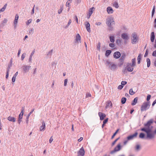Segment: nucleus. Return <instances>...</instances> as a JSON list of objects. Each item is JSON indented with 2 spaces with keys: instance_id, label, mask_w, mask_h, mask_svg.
Here are the masks:
<instances>
[{
  "instance_id": "39448f33",
  "label": "nucleus",
  "mask_w": 156,
  "mask_h": 156,
  "mask_svg": "<svg viewBox=\"0 0 156 156\" xmlns=\"http://www.w3.org/2000/svg\"><path fill=\"white\" fill-rule=\"evenodd\" d=\"M149 102H145L141 106V112L146 111L147 109L149 108Z\"/></svg>"
},
{
  "instance_id": "bf43d9fd",
  "label": "nucleus",
  "mask_w": 156,
  "mask_h": 156,
  "mask_svg": "<svg viewBox=\"0 0 156 156\" xmlns=\"http://www.w3.org/2000/svg\"><path fill=\"white\" fill-rule=\"evenodd\" d=\"M123 86L122 85H119L118 86V89L119 90H121L123 88Z\"/></svg>"
},
{
  "instance_id": "864d4df0",
  "label": "nucleus",
  "mask_w": 156,
  "mask_h": 156,
  "mask_svg": "<svg viewBox=\"0 0 156 156\" xmlns=\"http://www.w3.org/2000/svg\"><path fill=\"white\" fill-rule=\"evenodd\" d=\"M141 55L140 54L137 57V60H141Z\"/></svg>"
},
{
  "instance_id": "72a5a7b5",
  "label": "nucleus",
  "mask_w": 156,
  "mask_h": 156,
  "mask_svg": "<svg viewBox=\"0 0 156 156\" xmlns=\"http://www.w3.org/2000/svg\"><path fill=\"white\" fill-rule=\"evenodd\" d=\"M139 137L141 138H144L145 136V134L143 133H141L139 135Z\"/></svg>"
},
{
  "instance_id": "c85d7f7f",
  "label": "nucleus",
  "mask_w": 156,
  "mask_h": 156,
  "mask_svg": "<svg viewBox=\"0 0 156 156\" xmlns=\"http://www.w3.org/2000/svg\"><path fill=\"white\" fill-rule=\"evenodd\" d=\"M146 61L147 62V67H150L151 65V62L149 58H147L146 60Z\"/></svg>"
},
{
  "instance_id": "0e129e2a",
  "label": "nucleus",
  "mask_w": 156,
  "mask_h": 156,
  "mask_svg": "<svg viewBox=\"0 0 156 156\" xmlns=\"http://www.w3.org/2000/svg\"><path fill=\"white\" fill-rule=\"evenodd\" d=\"M5 8L4 7H3L0 10V12H4L5 10Z\"/></svg>"
},
{
  "instance_id": "f3484780",
  "label": "nucleus",
  "mask_w": 156,
  "mask_h": 156,
  "mask_svg": "<svg viewBox=\"0 0 156 156\" xmlns=\"http://www.w3.org/2000/svg\"><path fill=\"white\" fill-rule=\"evenodd\" d=\"M138 134L137 132L135 133L133 135H130L127 137V139L128 140L132 139L134 137H136Z\"/></svg>"
},
{
  "instance_id": "7ed1b4c3",
  "label": "nucleus",
  "mask_w": 156,
  "mask_h": 156,
  "mask_svg": "<svg viewBox=\"0 0 156 156\" xmlns=\"http://www.w3.org/2000/svg\"><path fill=\"white\" fill-rule=\"evenodd\" d=\"M106 65L107 66H109V68L111 70H114L116 68L117 66L116 65L112 63L109 62L108 61H107L106 62Z\"/></svg>"
},
{
  "instance_id": "bb28decb",
  "label": "nucleus",
  "mask_w": 156,
  "mask_h": 156,
  "mask_svg": "<svg viewBox=\"0 0 156 156\" xmlns=\"http://www.w3.org/2000/svg\"><path fill=\"white\" fill-rule=\"evenodd\" d=\"M112 106V103L111 102V101H108L107 104L106 106V108H108L109 107H110V106Z\"/></svg>"
},
{
  "instance_id": "f03ea898",
  "label": "nucleus",
  "mask_w": 156,
  "mask_h": 156,
  "mask_svg": "<svg viewBox=\"0 0 156 156\" xmlns=\"http://www.w3.org/2000/svg\"><path fill=\"white\" fill-rule=\"evenodd\" d=\"M106 23L107 26L115 24V22L114 19L112 16H109L106 18Z\"/></svg>"
},
{
  "instance_id": "37998d69",
  "label": "nucleus",
  "mask_w": 156,
  "mask_h": 156,
  "mask_svg": "<svg viewBox=\"0 0 156 156\" xmlns=\"http://www.w3.org/2000/svg\"><path fill=\"white\" fill-rule=\"evenodd\" d=\"M32 21V19H30L28 20L26 22V24L27 25H28Z\"/></svg>"
},
{
  "instance_id": "2eb2a0df",
  "label": "nucleus",
  "mask_w": 156,
  "mask_h": 156,
  "mask_svg": "<svg viewBox=\"0 0 156 156\" xmlns=\"http://www.w3.org/2000/svg\"><path fill=\"white\" fill-rule=\"evenodd\" d=\"M93 9H94V7H93L89 9V13L87 15V18L88 19H89L90 17V16L92 14Z\"/></svg>"
},
{
  "instance_id": "13d9d810",
  "label": "nucleus",
  "mask_w": 156,
  "mask_h": 156,
  "mask_svg": "<svg viewBox=\"0 0 156 156\" xmlns=\"http://www.w3.org/2000/svg\"><path fill=\"white\" fill-rule=\"evenodd\" d=\"M151 96L150 95H148L147 96V101H149L151 98Z\"/></svg>"
},
{
  "instance_id": "9b49d317",
  "label": "nucleus",
  "mask_w": 156,
  "mask_h": 156,
  "mask_svg": "<svg viewBox=\"0 0 156 156\" xmlns=\"http://www.w3.org/2000/svg\"><path fill=\"white\" fill-rule=\"evenodd\" d=\"M23 70L25 73L28 72L29 69L30 68L31 66H30L24 65L23 67Z\"/></svg>"
},
{
  "instance_id": "4468645a",
  "label": "nucleus",
  "mask_w": 156,
  "mask_h": 156,
  "mask_svg": "<svg viewBox=\"0 0 156 156\" xmlns=\"http://www.w3.org/2000/svg\"><path fill=\"white\" fill-rule=\"evenodd\" d=\"M121 56V54L119 51H116L115 52L113 55L114 57L115 58H118Z\"/></svg>"
},
{
  "instance_id": "c9c22d12",
  "label": "nucleus",
  "mask_w": 156,
  "mask_h": 156,
  "mask_svg": "<svg viewBox=\"0 0 156 156\" xmlns=\"http://www.w3.org/2000/svg\"><path fill=\"white\" fill-rule=\"evenodd\" d=\"M129 93L131 95H133L135 94V92L133 91L132 89H130L129 90Z\"/></svg>"
},
{
  "instance_id": "c756f323",
  "label": "nucleus",
  "mask_w": 156,
  "mask_h": 156,
  "mask_svg": "<svg viewBox=\"0 0 156 156\" xmlns=\"http://www.w3.org/2000/svg\"><path fill=\"white\" fill-rule=\"evenodd\" d=\"M34 52H35V51H33L31 53V55H30V58L29 59V61L30 62H31V61H32V56L33 55H34Z\"/></svg>"
},
{
  "instance_id": "a878e982",
  "label": "nucleus",
  "mask_w": 156,
  "mask_h": 156,
  "mask_svg": "<svg viewBox=\"0 0 156 156\" xmlns=\"http://www.w3.org/2000/svg\"><path fill=\"white\" fill-rule=\"evenodd\" d=\"M110 41L113 43L115 42V37L114 36H110L109 37Z\"/></svg>"
},
{
  "instance_id": "a211bd4d",
  "label": "nucleus",
  "mask_w": 156,
  "mask_h": 156,
  "mask_svg": "<svg viewBox=\"0 0 156 156\" xmlns=\"http://www.w3.org/2000/svg\"><path fill=\"white\" fill-rule=\"evenodd\" d=\"M107 11L108 14H112L114 11L112 8L110 6L107 7Z\"/></svg>"
},
{
  "instance_id": "5fc2aeb1",
  "label": "nucleus",
  "mask_w": 156,
  "mask_h": 156,
  "mask_svg": "<svg viewBox=\"0 0 156 156\" xmlns=\"http://www.w3.org/2000/svg\"><path fill=\"white\" fill-rule=\"evenodd\" d=\"M68 80L67 79H65L64 80V86H66L67 85V82Z\"/></svg>"
},
{
  "instance_id": "7c9ffc66",
  "label": "nucleus",
  "mask_w": 156,
  "mask_h": 156,
  "mask_svg": "<svg viewBox=\"0 0 156 156\" xmlns=\"http://www.w3.org/2000/svg\"><path fill=\"white\" fill-rule=\"evenodd\" d=\"M126 101V98H122L121 99V103L122 104H124Z\"/></svg>"
},
{
  "instance_id": "c03bdc74",
  "label": "nucleus",
  "mask_w": 156,
  "mask_h": 156,
  "mask_svg": "<svg viewBox=\"0 0 156 156\" xmlns=\"http://www.w3.org/2000/svg\"><path fill=\"white\" fill-rule=\"evenodd\" d=\"M109 27V30L110 31H112L113 29V27H112V25L108 26Z\"/></svg>"
},
{
  "instance_id": "ea45409f",
  "label": "nucleus",
  "mask_w": 156,
  "mask_h": 156,
  "mask_svg": "<svg viewBox=\"0 0 156 156\" xmlns=\"http://www.w3.org/2000/svg\"><path fill=\"white\" fill-rule=\"evenodd\" d=\"M24 108L23 107L22 108V111H21V112L19 115H21V116H22L23 117V112H24Z\"/></svg>"
},
{
  "instance_id": "cd10ccee",
  "label": "nucleus",
  "mask_w": 156,
  "mask_h": 156,
  "mask_svg": "<svg viewBox=\"0 0 156 156\" xmlns=\"http://www.w3.org/2000/svg\"><path fill=\"white\" fill-rule=\"evenodd\" d=\"M131 66H134L136 65V59L134 58L132 59V64H131Z\"/></svg>"
},
{
  "instance_id": "2f4dec72",
  "label": "nucleus",
  "mask_w": 156,
  "mask_h": 156,
  "mask_svg": "<svg viewBox=\"0 0 156 156\" xmlns=\"http://www.w3.org/2000/svg\"><path fill=\"white\" fill-rule=\"evenodd\" d=\"M63 5L61 6L60 9L58 11V13L59 14H60L63 10Z\"/></svg>"
},
{
  "instance_id": "4d7b16f0",
  "label": "nucleus",
  "mask_w": 156,
  "mask_h": 156,
  "mask_svg": "<svg viewBox=\"0 0 156 156\" xmlns=\"http://www.w3.org/2000/svg\"><path fill=\"white\" fill-rule=\"evenodd\" d=\"M34 109H32V110L28 114V115L27 116H30V115L34 111Z\"/></svg>"
},
{
  "instance_id": "58836bf2",
  "label": "nucleus",
  "mask_w": 156,
  "mask_h": 156,
  "mask_svg": "<svg viewBox=\"0 0 156 156\" xmlns=\"http://www.w3.org/2000/svg\"><path fill=\"white\" fill-rule=\"evenodd\" d=\"M140 146L139 145H137L136 146V147H135V149L136 151H139L140 150Z\"/></svg>"
},
{
  "instance_id": "ddd939ff",
  "label": "nucleus",
  "mask_w": 156,
  "mask_h": 156,
  "mask_svg": "<svg viewBox=\"0 0 156 156\" xmlns=\"http://www.w3.org/2000/svg\"><path fill=\"white\" fill-rule=\"evenodd\" d=\"M19 17V15L17 14H16V15L14 21V26L15 28L16 27Z\"/></svg>"
},
{
  "instance_id": "6ab92c4d",
  "label": "nucleus",
  "mask_w": 156,
  "mask_h": 156,
  "mask_svg": "<svg viewBox=\"0 0 156 156\" xmlns=\"http://www.w3.org/2000/svg\"><path fill=\"white\" fill-rule=\"evenodd\" d=\"M98 115L100 117V119L101 120H103L104 118L106 116L105 114L101 112H99L98 113Z\"/></svg>"
},
{
  "instance_id": "49530a36",
  "label": "nucleus",
  "mask_w": 156,
  "mask_h": 156,
  "mask_svg": "<svg viewBox=\"0 0 156 156\" xmlns=\"http://www.w3.org/2000/svg\"><path fill=\"white\" fill-rule=\"evenodd\" d=\"M119 138H117L116 139L115 141H114L112 143V146H113V145H114L115 144L116 142L119 139Z\"/></svg>"
},
{
  "instance_id": "052dcab7",
  "label": "nucleus",
  "mask_w": 156,
  "mask_h": 156,
  "mask_svg": "<svg viewBox=\"0 0 156 156\" xmlns=\"http://www.w3.org/2000/svg\"><path fill=\"white\" fill-rule=\"evenodd\" d=\"M152 55L156 57V50L154 51L153 52Z\"/></svg>"
},
{
  "instance_id": "20e7f679",
  "label": "nucleus",
  "mask_w": 156,
  "mask_h": 156,
  "mask_svg": "<svg viewBox=\"0 0 156 156\" xmlns=\"http://www.w3.org/2000/svg\"><path fill=\"white\" fill-rule=\"evenodd\" d=\"M132 38L131 39V43L133 44H136L138 42V37L136 33L132 34Z\"/></svg>"
},
{
  "instance_id": "09e8293b",
  "label": "nucleus",
  "mask_w": 156,
  "mask_h": 156,
  "mask_svg": "<svg viewBox=\"0 0 156 156\" xmlns=\"http://www.w3.org/2000/svg\"><path fill=\"white\" fill-rule=\"evenodd\" d=\"M12 65L11 64H9L8 65V67L7 68V72H9V71L10 70V67L12 66Z\"/></svg>"
},
{
  "instance_id": "6e6d98bb",
  "label": "nucleus",
  "mask_w": 156,
  "mask_h": 156,
  "mask_svg": "<svg viewBox=\"0 0 156 156\" xmlns=\"http://www.w3.org/2000/svg\"><path fill=\"white\" fill-rule=\"evenodd\" d=\"M108 118L106 119H105L103 122V123H104V124H105L108 121Z\"/></svg>"
},
{
  "instance_id": "e2e57ef3",
  "label": "nucleus",
  "mask_w": 156,
  "mask_h": 156,
  "mask_svg": "<svg viewBox=\"0 0 156 156\" xmlns=\"http://www.w3.org/2000/svg\"><path fill=\"white\" fill-rule=\"evenodd\" d=\"M16 77L13 76L12 78V82H14L15 81L16 78Z\"/></svg>"
},
{
  "instance_id": "a18cd8bd",
  "label": "nucleus",
  "mask_w": 156,
  "mask_h": 156,
  "mask_svg": "<svg viewBox=\"0 0 156 156\" xmlns=\"http://www.w3.org/2000/svg\"><path fill=\"white\" fill-rule=\"evenodd\" d=\"M26 55V54L25 53H23L21 56V60H23L24 58H25V56Z\"/></svg>"
},
{
  "instance_id": "412c9836",
  "label": "nucleus",
  "mask_w": 156,
  "mask_h": 156,
  "mask_svg": "<svg viewBox=\"0 0 156 156\" xmlns=\"http://www.w3.org/2000/svg\"><path fill=\"white\" fill-rule=\"evenodd\" d=\"M8 120L9 121L14 122L16 121V119L15 118L11 116H9L8 117Z\"/></svg>"
},
{
  "instance_id": "680f3d73",
  "label": "nucleus",
  "mask_w": 156,
  "mask_h": 156,
  "mask_svg": "<svg viewBox=\"0 0 156 156\" xmlns=\"http://www.w3.org/2000/svg\"><path fill=\"white\" fill-rule=\"evenodd\" d=\"M86 29H87V30L90 33L91 32V30H90V27H86Z\"/></svg>"
},
{
  "instance_id": "393cba45",
  "label": "nucleus",
  "mask_w": 156,
  "mask_h": 156,
  "mask_svg": "<svg viewBox=\"0 0 156 156\" xmlns=\"http://www.w3.org/2000/svg\"><path fill=\"white\" fill-rule=\"evenodd\" d=\"M111 52L112 51L111 50H107L106 51L105 55L106 56L108 57L110 54Z\"/></svg>"
},
{
  "instance_id": "f257e3e1",
  "label": "nucleus",
  "mask_w": 156,
  "mask_h": 156,
  "mask_svg": "<svg viewBox=\"0 0 156 156\" xmlns=\"http://www.w3.org/2000/svg\"><path fill=\"white\" fill-rule=\"evenodd\" d=\"M141 130L147 133L146 138L149 139H152L154 138L155 135L152 132L151 128H142Z\"/></svg>"
},
{
  "instance_id": "a19ab883",
  "label": "nucleus",
  "mask_w": 156,
  "mask_h": 156,
  "mask_svg": "<svg viewBox=\"0 0 156 156\" xmlns=\"http://www.w3.org/2000/svg\"><path fill=\"white\" fill-rule=\"evenodd\" d=\"M118 131H119V129H118L117 130H116V132L114 133L113 135L112 136V137H111V139H112L115 136V135H116L117 133H118Z\"/></svg>"
},
{
  "instance_id": "4be33fe9",
  "label": "nucleus",
  "mask_w": 156,
  "mask_h": 156,
  "mask_svg": "<svg viewBox=\"0 0 156 156\" xmlns=\"http://www.w3.org/2000/svg\"><path fill=\"white\" fill-rule=\"evenodd\" d=\"M155 39L154 33V32H151V40L152 42H153L154 41Z\"/></svg>"
},
{
  "instance_id": "5701e85b",
  "label": "nucleus",
  "mask_w": 156,
  "mask_h": 156,
  "mask_svg": "<svg viewBox=\"0 0 156 156\" xmlns=\"http://www.w3.org/2000/svg\"><path fill=\"white\" fill-rule=\"evenodd\" d=\"M137 100H138L137 97H136L135 98H134L133 102L131 103V105H135L137 103Z\"/></svg>"
},
{
  "instance_id": "603ef678",
  "label": "nucleus",
  "mask_w": 156,
  "mask_h": 156,
  "mask_svg": "<svg viewBox=\"0 0 156 156\" xmlns=\"http://www.w3.org/2000/svg\"><path fill=\"white\" fill-rule=\"evenodd\" d=\"M127 83V82L126 81H122L121 82V85H122V86H124L125 84H126Z\"/></svg>"
},
{
  "instance_id": "aec40b11",
  "label": "nucleus",
  "mask_w": 156,
  "mask_h": 156,
  "mask_svg": "<svg viewBox=\"0 0 156 156\" xmlns=\"http://www.w3.org/2000/svg\"><path fill=\"white\" fill-rule=\"evenodd\" d=\"M42 125L40 126L39 129L40 131H44L45 130V124L44 121L42 122Z\"/></svg>"
},
{
  "instance_id": "de8ad7c7",
  "label": "nucleus",
  "mask_w": 156,
  "mask_h": 156,
  "mask_svg": "<svg viewBox=\"0 0 156 156\" xmlns=\"http://www.w3.org/2000/svg\"><path fill=\"white\" fill-rule=\"evenodd\" d=\"M155 12V6H154L152 12V17H153Z\"/></svg>"
},
{
  "instance_id": "0eeeda50",
  "label": "nucleus",
  "mask_w": 156,
  "mask_h": 156,
  "mask_svg": "<svg viewBox=\"0 0 156 156\" xmlns=\"http://www.w3.org/2000/svg\"><path fill=\"white\" fill-rule=\"evenodd\" d=\"M85 151L83 148H81L77 152V156H84Z\"/></svg>"
},
{
  "instance_id": "4c0bfd02",
  "label": "nucleus",
  "mask_w": 156,
  "mask_h": 156,
  "mask_svg": "<svg viewBox=\"0 0 156 156\" xmlns=\"http://www.w3.org/2000/svg\"><path fill=\"white\" fill-rule=\"evenodd\" d=\"M113 6L116 8H118L119 7L118 4L117 2H115L113 4Z\"/></svg>"
},
{
  "instance_id": "f704fd0d",
  "label": "nucleus",
  "mask_w": 156,
  "mask_h": 156,
  "mask_svg": "<svg viewBox=\"0 0 156 156\" xmlns=\"http://www.w3.org/2000/svg\"><path fill=\"white\" fill-rule=\"evenodd\" d=\"M73 0H68L66 2V6L69 7V4L71 3Z\"/></svg>"
},
{
  "instance_id": "f8f14e48",
  "label": "nucleus",
  "mask_w": 156,
  "mask_h": 156,
  "mask_svg": "<svg viewBox=\"0 0 156 156\" xmlns=\"http://www.w3.org/2000/svg\"><path fill=\"white\" fill-rule=\"evenodd\" d=\"M81 37L79 34H77L76 36L75 41L76 43H79V42L81 43Z\"/></svg>"
},
{
  "instance_id": "1a4fd4ad",
  "label": "nucleus",
  "mask_w": 156,
  "mask_h": 156,
  "mask_svg": "<svg viewBox=\"0 0 156 156\" xmlns=\"http://www.w3.org/2000/svg\"><path fill=\"white\" fill-rule=\"evenodd\" d=\"M126 55L124 54H123L121 56L120 59V65L122 66L123 64Z\"/></svg>"
},
{
  "instance_id": "473e14b6",
  "label": "nucleus",
  "mask_w": 156,
  "mask_h": 156,
  "mask_svg": "<svg viewBox=\"0 0 156 156\" xmlns=\"http://www.w3.org/2000/svg\"><path fill=\"white\" fill-rule=\"evenodd\" d=\"M23 118V117L22 116H21V115H19V117H18V123L20 124V122H21L22 120V119Z\"/></svg>"
},
{
  "instance_id": "e433bc0d",
  "label": "nucleus",
  "mask_w": 156,
  "mask_h": 156,
  "mask_svg": "<svg viewBox=\"0 0 156 156\" xmlns=\"http://www.w3.org/2000/svg\"><path fill=\"white\" fill-rule=\"evenodd\" d=\"M71 22H72V21H71V19H69V22L68 23V24L67 25H66V26L65 27V28L66 29L67 28H68V27H69V25L71 24Z\"/></svg>"
},
{
  "instance_id": "423d86ee",
  "label": "nucleus",
  "mask_w": 156,
  "mask_h": 156,
  "mask_svg": "<svg viewBox=\"0 0 156 156\" xmlns=\"http://www.w3.org/2000/svg\"><path fill=\"white\" fill-rule=\"evenodd\" d=\"M121 149V146L120 144H118L117 146L115 147L114 150L111 151L110 152V154H114L115 152L120 151Z\"/></svg>"
},
{
  "instance_id": "79ce46f5",
  "label": "nucleus",
  "mask_w": 156,
  "mask_h": 156,
  "mask_svg": "<svg viewBox=\"0 0 156 156\" xmlns=\"http://www.w3.org/2000/svg\"><path fill=\"white\" fill-rule=\"evenodd\" d=\"M149 52V50L148 49H147L144 55V57H146L148 55Z\"/></svg>"
},
{
  "instance_id": "9d476101",
  "label": "nucleus",
  "mask_w": 156,
  "mask_h": 156,
  "mask_svg": "<svg viewBox=\"0 0 156 156\" xmlns=\"http://www.w3.org/2000/svg\"><path fill=\"white\" fill-rule=\"evenodd\" d=\"M153 122L152 120H150L147 122V123L145 124L144 126H145V128H152V126H150L151 123Z\"/></svg>"
},
{
  "instance_id": "338daca9",
  "label": "nucleus",
  "mask_w": 156,
  "mask_h": 156,
  "mask_svg": "<svg viewBox=\"0 0 156 156\" xmlns=\"http://www.w3.org/2000/svg\"><path fill=\"white\" fill-rule=\"evenodd\" d=\"M53 139L52 138V136H51L50 138V139H49V143H51V142H52V141H53Z\"/></svg>"
},
{
  "instance_id": "3c124183",
  "label": "nucleus",
  "mask_w": 156,
  "mask_h": 156,
  "mask_svg": "<svg viewBox=\"0 0 156 156\" xmlns=\"http://www.w3.org/2000/svg\"><path fill=\"white\" fill-rule=\"evenodd\" d=\"M109 46L111 48H114L115 47V44L113 43H110Z\"/></svg>"
},
{
  "instance_id": "6e6552de",
  "label": "nucleus",
  "mask_w": 156,
  "mask_h": 156,
  "mask_svg": "<svg viewBox=\"0 0 156 156\" xmlns=\"http://www.w3.org/2000/svg\"><path fill=\"white\" fill-rule=\"evenodd\" d=\"M126 65L128 71L130 72H132L133 69V67L134 66H132L131 64L129 63H127Z\"/></svg>"
},
{
  "instance_id": "dca6fc26",
  "label": "nucleus",
  "mask_w": 156,
  "mask_h": 156,
  "mask_svg": "<svg viewBox=\"0 0 156 156\" xmlns=\"http://www.w3.org/2000/svg\"><path fill=\"white\" fill-rule=\"evenodd\" d=\"M122 38L125 41H126L129 39V37L127 34L126 33L122 34L121 35Z\"/></svg>"
},
{
  "instance_id": "b1692460",
  "label": "nucleus",
  "mask_w": 156,
  "mask_h": 156,
  "mask_svg": "<svg viewBox=\"0 0 156 156\" xmlns=\"http://www.w3.org/2000/svg\"><path fill=\"white\" fill-rule=\"evenodd\" d=\"M7 20L6 19H4V20H3L2 23L1 24L0 26H3L5 25V23L7 22Z\"/></svg>"
},
{
  "instance_id": "69168bd1",
  "label": "nucleus",
  "mask_w": 156,
  "mask_h": 156,
  "mask_svg": "<svg viewBox=\"0 0 156 156\" xmlns=\"http://www.w3.org/2000/svg\"><path fill=\"white\" fill-rule=\"evenodd\" d=\"M29 117L28 116H27L26 118V122L27 124H28V121H29Z\"/></svg>"
},
{
  "instance_id": "8fccbe9b",
  "label": "nucleus",
  "mask_w": 156,
  "mask_h": 156,
  "mask_svg": "<svg viewBox=\"0 0 156 156\" xmlns=\"http://www.w3.org/2000/svg\"><path fill=\"white\" fill-rule=\"evenodd\" d=\"M86 24H85L86 27V28L88 27H90V24L89 23V22H86Z\"/></svg>"
},
{
  "instance_id": "774afa93",
  "label": "nucleus",
  "mask_w": 156,
  "mask_h": 156,
  "mask_svg": "<svg viewBox=\"0 0 156 156\" xmlns=\"http://www.w3.org/2000/svg\"><path fill=\"white\" fill-rule=\"evenodd\" d=\"M33 30L32 29H30L29 30V33L30 34H32L33 33Z\"/></svg>"
}]
</instances>
